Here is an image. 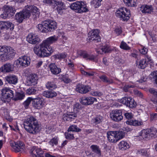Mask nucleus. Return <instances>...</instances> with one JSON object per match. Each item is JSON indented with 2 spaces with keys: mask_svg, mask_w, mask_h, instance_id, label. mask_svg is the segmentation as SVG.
Here are the masks:
<instances>
[{
  "mask_svg": "<svg viewBox=\"0 0 157 157\" xmlns=\"http://www.w3.org/2000/svg\"><path fill=\"white\" fill-rule=\"evenodd\" d=\"M35 53L40 57H46L50 56L54 51L51 46H48L43 42L33 48Z\"/></svg>",
  "mask_w": 157,
  "mask_h": 157,
  "instance_id": "obj_1",
  "label": "nucleus"
},
{
  "mask_svg": "<svg viewBox=\"0 0 157 157\" xmlns=\"http://www.w3.org/2000/svg\"><path fill=\"white\" fill-rule=\"evenodd\" d=\"M25 129L30 133L35 134L39 131V125L36 119L33 116H29L24 122Z\"/></svg>",
  "mask_w": 157,
  "mask_h": 157,
  "instance_id": "obj_2",
  "label": "nucleus"
},
{
  "mask_svg": "<svg viewBox=\"0 0 157 157\" xmlns=\"http://www.w3.org/2000/svg\"><path fill=\"white\" fill-rule=\"evenodd\" d=\"M16 53L15 51L10 46H0V59L2 61L13 59Z\"/></svg>",
  "mask_w": 157,
  "mask_h": 157,
  "instance_id": "obj_3",
  "label": "nucleus"
},
{
  "mask_svg": "<svg viewBox=\"0 0 157 157\" xmlns=\"http://www.w3.org/2000/svg\"><path fill=\"white\" fill-rule=\"evenodd\" d=\"M57 26L56 22L53 21H45L41 24L37 25V28L41 32H46L47 31H52L55 30Z\"/></svg>",
  "mask_w": 157,
  "mask_h": 157,
  "instance_id": "obj_4",
  "label": "nucleus"
},
{
  "mask_svg": "<svg viewBox=\"0 0 157 157\" xmlns=\"http://www.w3.org/2000/svg\"><path fill=\"white\" fill-rule=\"evenodd\" d=\"M108 140L111 143H114L124 136V135L122 132L109 131L107 133Z\"/></svg>",
  "mask_w": 157,
  "mask_h": 157,
  "instance_id": "obj_5",
  "label": "nucleus"
},
{
  "mask_svg": "<svg viewBox=\"0 0 157 157\" xmlns=\"http://www.w3.org/2000/svg\"><path fill=\"white\" fill-rule=\"evenodd\" d=\"M115 15L123 21H127L129 19L130 13V10L125 8H121L117 10Z\"/></svg>",
  "mask_w": 157,
  "mask_h": 157,
  "instance_id": "obj_6",
  "label": "nucleus"
},
{
  "mask_svg": "<svg viewBox=\"0 0 157 157\" xmlns=\"http://www.w3.org/2000/svg\"><path fill=\"white\" fill-rule=\"evenodd\" d=\"M71 9L78 13H81L88 11L86 4L82 2H76L70 6Z\"/></svg>",
  "mask_w": 157,
  "mask_h": 157,
  "instance_id": "obj_7",
  "label": "nucleus"
},
{
  "mask_svg": "<svg viewBox=\"0 0 157 157\" xmlns=\"http://www.w3.org/2000/svg\"><path fill=\"white\" fill-rule=\"evenodd\" d=\"M1 100L5 102H9L13 97V92L9 88H5L2 90Z\"/></svg>",
  "mask_w": 157,
  "mask_h": 157,
  "instance_id": "obj_8",
  "label": "nucleus"
},
{
  "mask_svg": "<svg viewBox=\"0 0 157 157\" xmlns=\"http://www.w3.org/2000/svg\"><path fill=\"white\" fill-rule=\"evenodd\" d=\"M139 134L143 139L150 136L154 138L157 137V129L155 128L143 129L140 132Z\"/></svg>",
  "mask_w": 157,
  "mask_h": 157,
  "instance_id": "obj_9",
  "label": "nucleus"
},
{
  "mask_svg": "<svg viewBox=\"0 0 157 157\" xmlns=\"http://www.w3.org/2000/svg\"><path fill=\"white\" fill-rule=\"evenodd\" d=\"M29 13L27 12L25 8L21 11L17 13L15 16V19L17 22L21 23L25 19L29 17Z\"/></svg>",
  "mask_w": 157,
  "mask_h": 157,
  "instance_id": "obj_10",
  "label": "nucleus"
},
{
  "mask_svg": "<svg viewBox=\"0 0 157 157\" xmlns=\"http://www.w3.org/2000/svg\"><path fill=\"white\" fill-rule=\"evenodd\" d=\"M30 63L29 58L27 56H24L15 60L14 62L13 65L17 67L20 65L26 67L29 65Z\"/></svg>",
  "mask_w": 157,
  "mask_h": 157,
  "instance_id": "obj_11",
  "label": "nucleus"
},
{
  "mask_svg": "<svg viewBox=\"0 0 157 157\" xmlns=\"http://www.w3.org/2000/svg\"><path fill=\"white\" fill-rule=\"evenodd\" d=\"M10 143L13 151L16 152L23 151L25 148V144L21 141H10Z\"/></svg>",
  "mask_w": 157,
  "mask_h": 157,
  "instance_id": "obj_12",
  "label": "nucleus"
},
{
  "mask_svg": "<svg viewBox=\"0 0 157 157\" xmlns=\"http://www.w3.org/2000/svg\"><path fill=\"white\" fill-rule=\"evenodd\" d=\"M27 11L30 14L29 17L35 18L38 17L40 14V11L38 9L36 6L27 5L25 6Z\"/></svg>",
  "mask_w": 157,
  "mask_h": 157,
  "instance_id": "obj_13",
  "label": "nucleus"
},
{
  "mask_svg": "<svg viewBox=\"0 0 157 157\" xmlns=\"http://www.w3.org/2000/svg\"><path fill=\"white\" fill-rule=\"evenodd\" d=\"M110 117L113 121L119 122L123 119L122 112L120 110H115L112 111L110 113Z\"/></svg>",
  "mask_w": 157,
  "mask_h": 157,
  "instance_id": "obj_14",
  "label": "nucleus"
},
{
  "mask_svg": "<svg viewBox=\"0 0 157 157\" xmlns=\"http://www.w3.org/2000/svg\"><path fill=\"white\" fill-rule=\"evenodd\" d=\"M14 27V24L10 21H0V29L1 32L4 30H13Z\"/></svg>",
  "mask_w": 157,
  "mask_h": 157,
  "instance_id": "obj_15",
  "label": "nucleus"
},
{
  "mask_svg": "<svg viewBox=\"0 0 157 157\" xmlns=\"http://www.w3.org/2000/svg\"><path fill=\"white\" fill-rule=\"evenodd\" d=\"M45 104L44 99L40 97L33 98V107L37 109H40L44 107Z\"/></svg>",
  "mask_w": 157,
  "mask_h": 157,
  "instance_id": "obj_16",
  "label": "nucleus"
},
{
  "mask_svg": "<svg viewBox=\"0 0 157 157\" xmlns=\"http://www.w3.org/2000/svg\"><path fill=\"white\" fill-rule=\"evenodd\" d=\"M30 153L32 157H44V151L41 148L37 147H32Z\"/></svg>",
  "mask_w": 157,
  "mask_h": 157,
  "instance_id": "obj_17",
  "label": "nucleus"
},
{
  "mask_svg": "<svg viewBox=\"0 0 157 157\" xmlns=\"http://www.w3.org/2000/svg\"><path fill=\"white\" fill-rule=\"evenodd\" d=\"M99 30L96 29L90 31L88 34V39L89 40L99 41L100 37L99 35Z\"/></svg>",
  "mask_w": 157,
  "mask_h": 157,
  "instance_id": "obj_18",
  "label": "nucleus"
},
{
  "mask_svg": "<svg viewBox=\"0 0 157 157\" xmlns=\"http://www.w3.org/2000/svg\"><path fill=\"white\" fill-rule=\"evenodd\" d=\"M81 104L84 105H89L92 104L94 102H96V98L91 97H82L80 99Z\"/></svg>",
  "mask_w": 157,
  "mask_h": 157,
  "instance_id": "obj_19",
  "label": "nucleus"
},
{
  "mask_svg": "<svg viewBox=\"0 0 157 157\" xmlns=\"http://www.w3.org/2000/svg\"><path fill=\"white\" fill-rule=\"evenodd\" d=\"M38 78L36 75L31 74L26 79V84L27 86H35L37 83Z\"/></svg>",
  "mask_w": 157,
  "mask_h": 157,
  "instance_id": "obj_20",
  "label": "nucleus"
},
{
  "mask_svg": "<svg viewBox=\"0 0 157 157\" xmlns=\"http://www.w3.org/2000/svg\"><path fill=\"white\" fill-rule=\"evenodd\" d=\"M54 6H57L56 8L57 10L58 13L60 14L63 13V10H66L67 9L65 4L61 1L56 0Z\"/></svg>",
  "mask_w": 157,
  "mask_h": 157,
  "instance_id": "obj_21",
  "label": "nucleus"
},
{
  "mask_svg": "<svg viewBox=\"0 0 157 157\" xmlns=\"http://www.w3.org/2000/svg\"><path fill=\"white\" fill-rule=\"evenodd\" d=\"M27 40L29 43L35 44L38 43L39 39L37 35L33 33H31L28 36Z\"/></svg>",
  "mask_w": 157,
  "mask_h": 157,
  "instance_id": "obj_22",
  "label": "nucleus"
},
{
  "mask_svg": "<svg viewBox=\"0 0 157 157\" xmlns=\"http://www.w3.org/2000/svg\"><path fill=\"white\" fill-rule=\"evenodd\" d=\"M3 13L7 14L9 17L13 16L16 12L15 9L11 6H5L2 8Z\"/></svg>",
  "mask_w": 157,
  "mask_h": 157,
  "instance_id": "obj_23",
  "label": "nucleus"
},
{
  "mask_svg": "<svg viewBox=\"0 0 157 157\" xmlns=\"http://www.w3.org/2000/svg\"><path fill=\"white\" fill-rule=\"evenodd\" d=\"M115 48L108 45H104L101 47L100 49L97 50V52L99 54H102L104 53L109 52L114 50Z\"/></svg>",
  "mask_w": 157,
  "mask_h": 157,
  "instance_id": "obj_24",
  "label": "nucleus"
},
{
  "mask_svg": "<svg viewBox=\"0 0 157 157\" xmlns=\"http://www.w3.org/2000/svg\"><path fill=\"white\" fill-rule=\"evenodd\" d=\"M13 70V67L10 63H7L0 67V71L4 73L12 71Z\"/></svg>",
  "mask_w": 157,
  "mask_h": 157,
  "instance_id": "obj_25",
  "label": "nucleus"
},
{
  "mask_svg": "<svg viewBox=\"0 0 157 157\" xmlns=\"http://www.w3.org/2000/svg\"><path fill=\"white\" fill-rule=\"evenodd\" d=\"M5 79L10 84L15 85L18 82V77L13 74H10L6 76Z\"/></svg>",
  "mask_w": 157,
  "mask_h": 157,
  "instance_id": "obj_26",
  "label": "nucleus"
},
{
  "mask_svg": "<svg viewBox=\"0 0 157 157\" xmlns=\"http://www.w3.org/2000/svg\"><path fill=\"white\" fill-rule=\"evenodd\" d=\"M91 88L89 86L78 85L76 88V90L82 94H86L90 91Z\"/></svg>",
  "mask_w": 157,
  "mask_h": 157,
  "instance_id": "obj_27",
  "label": "nucleus"
},
{
  "mask_svg": "<svg viewBox=\"0 0 157 157\" xmlns=\"http://www.w3.org/2000/svg\"><path fill=\"white\" fill-rule=\"evenodd\" d=\"M59 37V36H58L56 35H53L47 38L45 40H44L43 42L47 45L51 46L50 45L56 42Z\"/></svg>",
  "mask_w": 157,
  "mask_h": 157,
  "instance_id": "obj_28",
  "label": "nucleus"
},
{
  "mask_svg": "<svg viewBox=\"0 0 157 157\" xmlns=\"http://www.w3.org/2000/svg\"><path fill=\"white\" fill-rule=\"evenodd\" d=\"M126 123L129 125L137 126L143 125V121L141 120L133 119L127 121H126Z\"/></svg>",
  "mask_w": 157,
  "mask_h": 157,
  "instance_id": "obj_29",
  "label": "nucleus"
},
{
  "mask_svg": "<svg viewBox=\"0 0 157 157\" xmlns=\"http://www.w3.org/2000/svg\"><path fill=\"white\" fill-rule=\"evenodd\" d=\"M49 68L51 72L53 74H58L61 72V69L58 68L54 63L50 64Z\"/></svg>",
  "mask_w": 157,
  "mask_h": 157,
  "instance_id": "obj_30",
  "label": "nucleus"
},
{
  "mask_svg": "<svg viewBox=\"0 0 157 157\" xmlns=\"http://www.w3.org/2000/svg\"><path fill=\"white\" fill-rule=\"evenodd\" d=\"M153 9L151 6L143 5L140 8V10L143 13H149L153 11Z\"/></svg>",
  "mask_w": 157,
  "mask_h": 157,
  "instance_id": "obj_31",
  "label": "nucleus"
},
{
  "mask_svg": "<svg viewBox=\"0 0 157 157\" xmlns=\"http://www.w3.org/2000/svg\"><path fill=\"white\" fill-rule=\"evenodd\" d=\"M120 149L122 150H126L129 148L130 146L126 141L124 140L121 141L118 144Z\"/></svg>",
  "mask_w": 157,
  "mask_h": 157,
  "instance_id": "obj_32",
  "label": "nucleus"
},
{
  "mask_svg": "<svg viewBox=\"0 0 157 157\" xmlns=\"http://www.w3.org/2000/svg\"><path fill=\"white\" fill-rule=\"evenodd\" d=\"M77 115L73 113H69L63 115V118L64 120L69 121L76 117Z\"/></svg>",
  "mask_w": 157,
  "mask_h": 157,
  "instance_id": "obj_33",
  "label": "nucleus"
},
{
  "mask_svg": "<svg viewBox=\"0 0 157 157\" xmlns=\"http://www.w3.org/2000/svg\"><path fill=\"white\" fill-rule=\"evenodd\" d=\"M59 138L57 136H55L52 139L49 141V144L52 146H54V145H57L58 143Z\"/></svg>",
  "mask_w": 157,
  "mask_h": 157,
  "instance_id": "obj_34",
  "label": "nucleus"
},
{
  "mask_svg": "<svg viewBox=\"0 0 157 157\" xmlns=\"http://www.w3.org/2000/svg\"><path fill=\"white\" fill-rule=\"evenodd\" d=\"M46 87L49 90H53L57 88L56 85L53 82H48L46 84Z\"/></svg>",
  "mask_w": 157,
  "mask_h": 157,
  "instance_id": "obj_35",
  "label": "nucleus"
},
{
  "mask_svg": "<svg viewBox=\"0 0 157 157\" xmlns=\"http://www.w3.org/2000/svg\"><path fill=\"white\" fill-rule=\"evenodd\" d=\"M147 64L146 60L144 59H141L137 63L138 67L141 69H144L145 67Z\"/></svg>",
  "mask_w": 157,
  "mask_h": 157,
  "instance_id": "obj_36",
  "label": "nucleus"
},
{
  "mask_svg": "<svg viewBox=\"0 0 157 157\" xmlns=\"http://www.w3.org/2000/svg\"><path fill=\"white\" fill-rule=\"evenodd\" d=\"M131 100L130 97L128 98L124 97L122 99H118V101L120 103L128 106L129 102Z\"/></svg>",
  "mask_w": 157,
  "mask_h": 157,
  "instance_id": "obj_37",
  "label": "nucleus"
},
{
  "mask_svg": "<svg viewBox=\"0 0 157 157\" xmlns=\"http://www.w3.org/2000/svg\"><path fill=\"white\" fill-rule=\"evenodd\" d=\"M99 77L102 81L104 82L109 84H111L113 82L112 79H108L105 75H102L99 76Z\"/></svg>",
  "mask_w": 157,
  "mask_h": 157,
  "instance_id": "obj_38",
  "label": "nucleus"
},
{
  "mask_svg": "<svg viewBox=\"0 0 157 157\" xmlns=\"http://www.w3.org/2000/svg\"><path fill=\"white\" fill-rule=\"evenodd\" d=\"M123 1L126 5L133 6H135L136 0H123Z\"/></svg>",
  "mask_w": 157,
  "mask_h": 157,
  "instance_id": "obj_39",
  "label": "nucleus"
},
{
  "mask_svg": "<svg viewBox=\"0 0 157 157\" xmlns=\"http://www.w3.org/2000/svg\"><path fill=\"white\" fill-rule=\"evenodd\" d=\"M102 0H92L91 4L95 8H97L101 5V2Z\"/></svg>",
  "mask_w": 157,
  "mask_h": 157,
  "instance_id": "obj_40",
  "label": "nucleus"
},
{
  "mask_svg": "<svg viewBox=\"0 0 157 157\" xmlns=\"http://www.w3.org/2000/svg\"><path fill=\"white\" fill-rule=\"evenodd\" d=\"M81 109V106L80 104L78 103H75L73 107V110L74 113L73 114H75L78 113Z\"/></svg>",
  "mask_w": 157,
  "mask_h": 157,
  "instance_id": "obj_41",
  "label": "nucleus"
},
{
  "mask_svg": "<svg viewBox=\"0 0 157 157\" xmlns=\"http://www.w3.org/2000/svg\"><path fill=\"white\" fill-rule=\"evenodd\" d=\"M91 148L94 152L96 153L98 156L101 155V151L99 147L97 145H93L91 146Z\"/></svg>",
  "mask_w": 157,
  "mask_h": 157,
  "instance_id": "obj_42",
  "label": "nucleus"
},
{
  "mask_svg": "<svg viewBox=\"0 0 157 157\" xmlns=\"http://www.w3.org/2000/svg\"><path fill=\"white\" fill-rule=\"evenodd\" d=\"M81 131V129L78 128L75 125H71L68 130V131H72L75 132H79Z\"/></svg>",
  "mask_w": 157,
  "mask_h": 157,
  "instance_id": "obj_43",
  "label": "nucleus"
},
{
  "mask_svg": "<svg viewBox=\"0 0 157 157\" xmlns=\"http://www.w3.org/2000/svg\"><path fill=\"white\" fill-rule=\"evenodd\" d=\"M25 96L23 93H17L15 97L13 98L15 100H22Z\"/></svg>",
  "mask_w": 157,
  "mask_h": 157,
  "instance_id": "obj_44",
  "label": "nucleus"
},
{
  "mask_svg": "<svg viewBox=\"0 0 157 157\" xmlns=\"http://www.w3.org/2000/svg\"><path fill=\"white\" fill-rule=\"evenodd\" d=\"M78 56H79L83 57L84 58L86 59L88 57V54L85 51L80 50L77 52Z\"/></svg>",
  "mask_w": 157,
  "mask_h": 157,
  "instance_id": "obj_45",
  "label": "nucleus"
},
{
  "mask_svg": "<svg viewBox=\"0 0 157 157\" xmlns=\"http://www.w3.org/2000/svg\"><path fill=\"white\" fill-rule=\"evenodd\" d=\"M86 59L95 62H97L98 61V57L97 56H94L93 55H88V57L86 58Z\"/></svg>",
  "mask_w": 157,
  "mask_h": 157,
  "instance_id": "obj_46",
  "label": "nucleus"
},
{
  "mask_svg": "<svg viewBox=\"0 0 157 157\" xmlns=\"http://www.w3.org/2000/svg\"><path fill=\"white\" fill-rule=\"evenodd\" d=\"M36 90L33 88H29L26 90V94L29 95L35 94H36Z\"/></svg>",
  "mask_w": 157,
  "mask_h": 157,
  "instance_id": "obj_47",
  "label": "nucleus"
},
{
  "mask_svg": "<svg viewBox=\"0 0 157 157\" xmlns=\"http://www.w3.org/2000/svg\"><path fill=\"white\" fill-rule=\"evenodd\" d=\"M120 48L122 49L125 50H129L130 49V48L127 44L123 41H122L120 45Z\"/></svg>",
  "mask_w": 157,
  "mask_h": 157,
  "instance_id": "obj_48",
  "label": "nucleus"
},
{
  "mask_svg": "<svg viewBox=\"0 0 157 157\" xmlns=\"http://www.w3.org/2000/svg\"><path fill=\"white\" fill-rule=\"evenodd\" d=\"M33 100V98L32 97H29L27 100L24 102V105L25 108H27L31 102Z\"/></svg>",
  "mask_w": 157,
  "mask_h": 157,
  "instance_id": "obj_49",
  "label": "nucleus"
},
{
  "mask_svg": "<svg viewBox=\"0 0 157 157\" xmlns=\"http://www.w3.org/2000/svg\"><path fill=\"white\" fill-rule=\"evenodd\" d=\"M138 153L141 155L146 156L148 155V150L146 149H142L139 150Z\"/></svg>",
  "mask_w": 157,
  "mask_h": 157,
  "instance_id": "obj_50",
  "label": "nucleus"
},
{
  "mask_svg": "<svg viewBox=\"0 0 157 157\" xmlns=\"http://www.w3.org/2000/svg\"><path fill=\"white\" fill-rule=\"evenodd\" d=\"M150 75L151 76V77L153 79L156 84H157V71H153L151 73Z\"/></svg>",
  "mask_w": 157,
  "mask_h": 157,
  "instance_id": "obj_51",
  "label": "nucleus"
},
{
  "mask_svg": "<svg viewBox=\"0 0 157 157\" xmlns=\"http://www.w3.org/2000/svg\"><path fill=\"white\" fill-rule=\"evenodd\" d=\"M64 104L67 105L68 107L70 105L71 102L72 101V99L70 98H66L64 101Z\"/></svg>",
  "mask_w": 157,
  "mask_h": 157,
  "instance_id": "obj_52",
  "label": "nucleus"
},
{
  "mask_svg": "<svg viewBox=\"0 0 157 157\" xmlns=\"http://www.w3.org/2000/svg\"><path fill=\"white\" fill-rule=\"evenodd\" d=\"M65 136L66 139L69 140H72L74 139V137L73 134H71L68 132H65Z\"/></svg>",
  "mask_w": 157,
  "mask_h": 157,
  "instance_id": "obj_53",
  "label": "nucleus"
},
{
  "mask_svg": "<svg viewBox=\"0 0 157 157\" xmlns=\"http://www.w3.org/2000/svg\"><path fill=\"white\" fill-rule=\"evenodd\" d=\"M131 99L129 102L128 106L131 108H134L136 106V103L135 102L134 100L131 97Z\"/></svg>",
  "mask_w": 157,
  "mask_h": 157,
  "instance_id": "obj_54",
  "label": "nucleus"
},
{
  "mask_svg": "<svg viewBox=\"0 0 157 157\" xmlns=\"http://www.w3.org/2000/svg\"><path fill=\"white\" fill-rule=\"evenodd\" d=\"M66 56L65 53L59 54L55 55L56 58L59 59L65 58Z\"/></svg>",
  "mask_w": 157,
  "mask_h": 157,
  "instance_id": "obj_55",
  "label": "nucleus"
},
{
  "mask_svg": "<svg viewBox=\"0 0 157 157\" xmlns=\"http://www.w3.org/2000/svg\"><path fill=\"white\" fill-rule=\"evenodd\" d=\"M56 0H43L44 3L50 5L54 6Z\"/></svg>",
  "mask_w": 157,
  "mask_h": 157,
  "instance_id": "obj_56",
  "label": "nucleus"
},
{
  "mask_svg": "<svg viewBox=\"0 0 157 157\" xmlns=\"http://www.w3.org/2000/svg\"><path fill=\"white\" fill-rule=\"evenodd\" d=\"M90 94L94 96H100L102 95V94L101 92L98 91H92L90 92Z\"/></svg>",
  "mask_w": 157,
  "mask_h": 157,
  "instance_id": "obj_57",
  "label": "nucleus"
},
{
  "mask_svg": "<svg viewBox=\"0 0 157 157\" xmlns=\"http://www.w3.org/2000/svg\"><path fill=\"white\" fill-rule=\"evenodd\" d=\"M140 51L142 54L145 55L147 52L148 49L145 47H142V48L140 50Z\"/></svg>",
  "mask_w": 157,
  "mask_h": 157,
  "instance_id": "obj_58",
  "label": "nucleus"
},
{
  "mask_svg": "<svg viewBox=\"0 0 157 157\" xmlns=\"http://www.w3.org/2000/svg\"><path fill=\"white\" fill-rule=\"evenodd\" d=\"M102 119V117L101 116H98L95 118L94 120V122L95 124H97L100 123Z\"/></svg>",
  "mask_w": 157,
  "mask_h": 157,
  "instance_id": "obj_59",
  "label": "nucleus"
},
{
  "mask_svg": "<svg viewBox=\"0 0 157 157\" xmlns=\"http://www.w3.org/2000/svg\"><path fill=\"white\" fill-rule=\"evenodd\" d=\"M122 31L120 27H117L114 30V32L117 35H119L122 33Z\"/></svg>",
  "mask_w": 157,
  "mask_h": 157,
  "instance_id": "obj_60",
  "label": "nucleus"
},
{
  "mask_svg": "<svg viewBox=\"0 0 157 157\" xmlns=\"http://www.w3.org/2000/svg\"><path fill=\"white\" fill-rule=\"evenodd\" d=\"M82 73L83 75H86L88 76H93L94 75V72L92 71L90 72H87L84 71H82Z\"/></svg>",
  "mask_w": 157,
  "mask_h": 157,
  "instance_id": "obj_61",
  "label": "nucleus"
},
{
  "mask_svg": "<svg viewBox=\"0 0 157 157\" xmlns=\"http://www.w3.org/2000/svg\"><path fill=\"white\" fill-rule=\"evenodd\" d=\"M57 95V93L54 91H49V97L48 98H52Z\"/></svg>",
  "mask_w": 157,
  "mask_h": 157,
  "instance_id": "obj_62",
  "label": "nucleus"
},
{
  "mask_svg": "<svg viewBox=\"0 0 157 157\" xmlns=\"http://www.w3.org/2000/svg\"><path fill=\"white\" fill-rule=\"evenodd\" d=\"M150 120L151 121L155 120L157 119V113H152L150 115Z\"/></svg>",
  "mask_w": 157,
  "mask_h": 157,
  "instance_id": "obj_63",
  "label": "nucleus"
},
{
  "mask_svg": "<svg viewBox=\"0 0 157 157\" xmlns=\"http://www.w3.org/2000/svg\"><path fill=\"white\" fill-rule=\"evenodd\" d=\"M144 60H146V62L147 64L151 63L152 62L151 57L148 55L146 56Z\"/></svg>",
  "mask_w": 157,
  "mask_h": 157,
  "instance_id": "obj_64",
  "label": "nucleus"
}]
</instances>
